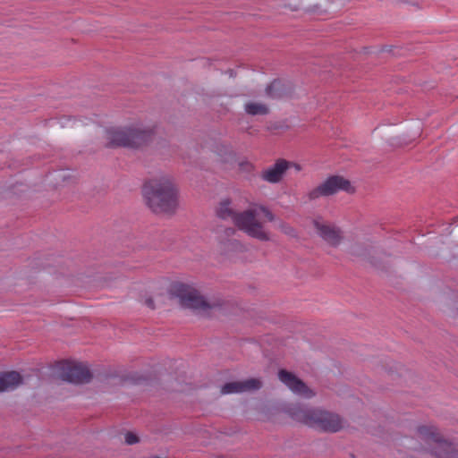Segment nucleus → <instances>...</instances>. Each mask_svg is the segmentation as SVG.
<instances>
[{
	"label": "nucleus",
	"mask_w": 458,
	"mask_h": 458,
	"mask_svg": "<svg viewBox=\"0 0 458 458\" xmlns=\"http://www.w3.org/2000/svg\"><path fill=\"white\" fill-rule=\"evenodd\" d=\"M143 192L148 206L155 213H172L177 207V193L170 176L149 180Z\"/></svg>",
	"instance_id": "nucleus-1"
},
{
	"label": "nucleus",
	"mask_w": 458,
	"mask_h": 458,
	"mask_svg": "<svg viewBox=\"0 0 458 458\" xmlns=\"http://www.w3.org/2000/svg\"><path fill=\"white\" fill-rule=\"evenodd\" d=\"M288 412L293 420L323 431L336 432L344 426L343 420L337 414L318 409L298 404L289 407Z\"/></svg>",
	"instance_id": "nucleus-2"
},
{
	"label": "nucleus",
	"mask_w": 458,
	"mask_h": 458,
	"mask_svg": "<svg viewBox=\"0 0 458 458\" xmlns=\"http://www.w3.org/2000/svg\"><path fill=\"white\" fill-rule=\"evenodd\" d=\"M152 132L151 129L140 124L126 128H112L106 131V139L111 147L138 148L151 138Z\"/></svg>",
	"instance_id": "nucleus-3"
},
{
	"label": "nucleus",
	"mask_w": 458,
	"mask_h": 458,
	"mask_svg": "<svg viewBox=\"0 0 458 458\" xmlns=\"http://www.w3.org/2000/svg\"><path fill=\"white\" fill-rule=\"evenodd\" d=\"M418 433L430 446V453L437 458H458V450L452 443L444 440L435 427L421 426Z\"/></svg>",
	"instance_id": "nucleus-4"
},
{
	"label": "nucleus",
	"mask_w": 458,
	"mask_h": 458,
	"mask_svg": "<svg viewBox=\"0 0 458 458\" xmlns=\"http://www.w3.org/2000/svg\"><path fill=\"white\" fill-rule=\"evenodd\" d=\"M171 293L180 299L181 304L199 312L208 311L211 306L199 293L182 283H174L171 286Z\"/></svg>",
	"instance_id": "nucleus-5"
},
{
	"label": "nucleus",
	"mask_w": 458,
	"mask_h": 458,
	"mask_svg": "<svg viewBox=\"0 0 458 458\" xmlns=\"http://www.w3.org/2000/svg\"><path fill=\"white\" fill-rule=\"evenodd\" d=\"M258 208L255 207L234 216V225L250 237L259 241H270L268 233L264 230L261 223L257 220Z\"/></svg>",
	"instance_id": "nucleus-6"
},
{
	"label": "nucleus",
	"mask_w": 458,
	"mask_h": 458,
	"mask_svg": "<svg viewBox=\"0 0 458 458\" xmlns=\"http://www.w3.org/2000/svg\"><path fill=\"white\" fill-rule=\"evenodd\" d=\"M340 191L352 193L354 189L348 180L339 175H333L311 190L309 192V199L314 200L321 197H328L336 194Z\"/></svg>",
	"instance_id": "nucleus-7"
},
{
	"label": "nucleus",
	"mask_w": 458,
	"mask_h": 458,
	"mask_svg": "<svg viewBox=\"0 0 458 458\" xmlns=\"http://www.w3.org/2000/svg\"><path fill=\"white\" fill-rule=\"evenodd\" d=\"M313 226L316 233L330 246L336 247L341 243L343 232L334 224L317 217L313 220Z\"/></svg>",
	"instance_id": "nucleus-8"
},
{
	"label": "nucleus",
	"mask_w": 458,
	"mask_h": 458,
	"mask_svg": "<svg viewBox=\"0 0 458 458\" xmlns=\"http://www.w3.org/2000/svg\"><path fill=\"white\" fill-rule=\"evenodd\" d=\"M91 373L86 365L81 363H64L61 367L60 377L72 384H85L90 381Z\"/></svg>",
	"instance_id": "nucleus-9"
},
{
	"label": "nucleus",
	"mask_w": 458,
	"mask_h": 458,
	"mask_svg": "<svg viewBox=\"0 0 458 458\" xmlns=\"http://www.w3.org/2000/svg\"><path fill=\"white\" fill-rule=\"evenodd\" d=\"M278 377L294 394L307 398L314 395V393L293 373L281 369L278 372Z\"/></svg>",
	"instance_id": "nucleus-10"
},
{
	"label": "nucleus",
	"mask_w": 458,
	"mask_h": 458,
	"mask_svg": "<svg viewBox=\"0 0 458 458\" xmlns=\"http://www.w3.org/2000/svg\"><path fill=\"white\" fill-rule=\"evenodd\" d=\"M262 386V382L258 378H248L242 381H233L225 384L221 388V394H238L259 390Z\"/></svg>",
	"instance_id": "nucleus-11"
},
{
	"label": "nucleus",
	"mask_w": 458,
	"mask_h": 458,
	"mask_svg": "<svg viewBox=\"0 0 458 458\" xmlns=\"http://www.w3.org/2000/svg\"><path fill=\"white\" fill-rule=\"evenodd\" d=\"M291 165L290 162L284 159H278L273 165L263 170L260 177L267 182L277 183L283 179L285 172Z\"/></svg>",
	"instance_id": "nucleus-12"
},
{
	"label": "nucleus",
	"mask_w": 458,
	"mask_h": 458,
	"mask_svg": "<svg viewBox=\"0 0 458 458\" xmlns=\"http://www.w3.org/2000/svg\"><path fill=\"white\" fill-rule=\"evenodd\" d=\"M22 383V377L16 371L4 372L0 374V392L15 389Z\"/></svg>",
	"instance_id": "nucleus-13"
},
{
	"label": "nucleus",
	"mask_w": 458,
	"mask_h": 458,
	"mask_svg": "<svg viewBox=\"0 0 458 458\" xmlns=\"http://www.w3.org/2000/svg\"><path fill=\"white\" fill-rule=\"evenodd\" d=\"M285 85L278 80L274 81L266 89V94L271 98H280L287 95Z\"/></svg>",
	"instance_id": "nucleus-14"
},
{
	"label": "nucleus",
	"mask_w": 458,
	"mask_h": 458,
	"mask_svg": "<svg viewBox=\"0 0 458 458\" xmlns=\"http://www.w3.org/2000/svg\"><path fill=\"white\" fill-rule=\"evenodd\" d=\"M244 110L250 115H265L268 113L267 105L254 101L247 102L244 105Z\"/></svg>",
	"instance_id": "nucleus-15"
},
{
	"label": "nucleus",
	"mask_w": 458,
	"mask_h": 458,
	"mask_svg": "<svg viewBox=\"0 0 458 458\" xmlns=\"http://www.w3.org/2000/svg\"><path fill=\"white\" fill-rule=\"evenodd\" d=\"M230 205L229 200L223 201L217 210V215L223 219H231L234 222V216H237L238 213L234 212Z\"/></svg>",
	"instance_id": "nucleus-16"
},
{
	"label": "nucleus",
	"mask_w": 458,
	"mask_h": 458,
	"mask_svg": "<svg viewBox=\"0 0 458 458\" xmlns=\"http://www.w3.org/2000/svg\"><path fill=\"white\" fill-rule=\"evenodd\" d=\"M242 250V245L241 242L235 239H229L225 243H224L223 250L225 252L229 251H239Z\"/></svg>",
	"instance_id": "nucleus-17"
},
{
	"label": "nucleus",
	"mask_w": 458,
	"mask_h": 458,
	"mask_svg": "<svg viewBox=\"0 0 458 458\" xmlns=\"http://www.w3.org/2000/svg\"><path fill=\"white\" fill-rule=\"evenodd\" d=\"M240 172L245 174H250L254 171V165L248 160H242L238 164Z\"/></svg>",
	"instance_id": "nucleus-18"
},
{
	"label": "nucleus",
	"mask_w": 458,
	"mask_h": 458,
	"mask_svg": "<svg viewBox=\"0 0 458 458\" xmlns=\"http://www.w3.org/2000/svg\"><path fill=\"white\" fill-rule=\"evenodd\" d=\"M255 208H258V215L262 213L267 218L268 221L272 222V221L275 220V216L265 206H261V205L260 206H255Z\"/></svg>",
	"instance_id": "nucleus-19"
},
{
	"label": "nucleus",
	"mask_w": 458,
	"mask_h": 458,
	"mask_svg": "<svg viewBox=\"0 0 458 458\" xmlns=\"http://www.w3.org/2000/svg\"><path fill=\"white\" fill-rule=\"evenodd\" d=\"M278 229H280L283 233H284L285 234H288V235H291V236H293L295 235V231L294 229L290 226L289 225L285 224L284 222H280L277 225Z\"/></svg>",
	"instance_id": "nucleus-20"
},
{
	"label": "nucleus",
	"mask_w": 458,
	"mask_h": 458,
	"mask_svg": "<svg viewBox=\"0 0 458 458\" xmlns=\"http://www.w3.org/2000/svg\"><path fill=\"white\" fill-rule=\"evenodd\" d=\"M125 442L127 445H134L139 442V437L132 432H127L125 434Z\"/></svg>",
	"instance_id": "nucleus-21"
},
{
	"label": "nucleus",
	"mask_w": 458,
	"mask_h": 458,
	"mask_svg": "<svg viewBox=\"0 0 458 458\" xmlns=\"http://www.w3.org/2000/svg\"><path fill=\"white\" fill-rule=\"evenodd\" d=\"M144 304L148 307L149 309H154L155 308V305H154V301L151 299V298H147L145 299L144 301Z\"/></svg>",
	"instance_id": "nucleus-22"
},
{
	"label": "nucleus",
	"mask_w": 458,
	"mask_h": 458,
	"mask_svg": "<svg viewBox=\"0 0 458 458\" xmlns=\"http://www.w3.org/2000/svg\"><path fill=\"white\" fill-rule=\"evenodd\" d=\"M234 233V230L232 229V228H228L225 230V234L230 236L231 234H233Z\"/></svg>",
	"instance_id": "nucleus-23"
},
{
	"label": "nucleus",
	"mask_w": 458,
	"mask_h": 458,
	"mask_svg": "<svg viewBox=\"0 0 458 458\" xmlns=\"http://www.w3.org/2000/svg\"><path fill=\"white\" fill-rule=\"evenodd\" d=\"M295 168H296L297 170H300V169H301V168H300V165H295Z\"/></svg>",
	"instance_id": "nucleus-24"
}]
</instances>
